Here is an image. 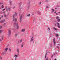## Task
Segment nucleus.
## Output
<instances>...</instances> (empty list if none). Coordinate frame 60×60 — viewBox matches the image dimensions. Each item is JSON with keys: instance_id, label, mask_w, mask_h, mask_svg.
Here are the masks:
<instances>
[{"instance_id": "nucleus-1", "label": "nucleus", "mask_w": 60, "mask_h": 60, "mask_svg": "<svg viewBox=\"0 0 60 60\" xmlns=\"http://www.w3.org/2000/svg\"><path fill=\"white\" fill-rule=\"evenodd\" d=\"M13 20L14 22V26H16L17 29H19V24L18 23L16 22L17 21V18H13Z\"/></svg>"}, {"instance_id": "nucleus-2", "label": "nucleus", "mask_w": 60, "mask_h": 60, "mask_svg": "<svg viewBox=\"0 0 60 60\" xmlns=\"http://www.w3.org/2000/svg\"><path fill=\"white\" fill-rule=\"evenodd\" d=\"M6 11H7V12H8L9 11H10V8H8H8H7V7H6Z\"/></svg>"}, {"instance_id": "nucleus-3", "label": "nucleus", "mask_w": 60, "mask_h": 60, "mask_svg": "<svg viewBox=\"0 0 60 60\" xmlns=\"http://www.w3.org/2000/svg\"><path fill=\"white\" fill-rule=\"evenodd\" d=\"M23 19V18L22 17V15L20 17V23H21L22 21V19Z\"/></svg>"}, {"instance_id": "nucleus-4", "label": "nucleus", "mask_w": 60, "mask_h": 60, "mask_svg": "<svg viewBox=\"0 0 60 60\" xmlns=\"http://www.w3.org/2000/svg\"><path fill=\"white\" fill-rule=\"evenodd\" d=\"M11 31L10 30H8V37H10V35H11Z\"/></svg>"}, {"instance_id": "nucleus-5", "label": "nucleus", "mask_w": 60, "mask_h": 60, "mask_svg": "<svg viewBox=\"0 0 60 60\" xmlns=\"http://www.w3.org/2000/svg\"><path fill=\"white\" fill-rule=\"evenodd\" d=\"M18 57V55H14V57H15V60H17V58H16V57Z\"/></svg>"}, {"instance_id": "nucleus-6", "label": "nucleus", "mask_w": 60, "mask_h": 60, "mask_svg": "<svg viewBox=\"0 0 60 60\" xmlns=\"http://www.w3.org/2000/svg\"><path fill=\"white\" fill-rule=\"evenodd\" d=\"M34 37L33 36L32 37V38H31V40H30V42H32L34 41V39H33V38Z\"/></svg>"}, {"instance_id": "nucleus-7", "label": "nucleus", "mask_w": 60, "mask_h": 60, "mask_svg": "<svg viewBox=\"0 0 60 60\" xmlns=\"http://www.w3.org/2000/svg\"><path fill=\"white\" fill-rule=\"evenodd\" d=\"M53 43H54V45H55L56 44V41L55 40V38H54L53 39Z\"/></svg>"}, {"instance_id": "nucleus-8", "label": "nucleus", "mask_w": 60, "mask_h": 60, "mask_svg": "<svg viewBox=\"0 0 60 60\" xmlns=\"http://www.w3.org/2000/svg\"><path fill=\"white\" fill-rule=\"evenodd\" d=\"M55 35L57 37V39H58V37L59 36V35L57 34H56Z\"/></svg>"}, {"instance_id": "nucleus-9", "label": "nucleus", "mask_w": 60, "mask_h": 60, "mask_svg": "<svg viewBox=\"0 0 60 60\" xmlns=\"http://www.w3.org/2000/svg\"><path fill=\"white\" fill-rule=\"evenodd\" d=\"M22 3V2H21L18 5H19V6L20 7V5H21V4Z\"/></svg>"}, {"instance_id": "nucleus-10", "label": "nucleus", "mask_w": 60, "mask_h": 60, "mask_svg": "<svg viewBox=\"0 0 60 60\" xmlns=\"http://www.w3.org/2000/svg\"><path fill=\"white\" fill-rule=\"evenodd\" d=\"M17 52L18 53H19V49L18 48H17Z\"/></svg>"}, {"instance_id": "nucleus-11", "label": "nucleus", "mask_w": 60, "mask_h": 60, "mask_svg": "<svg viewBox=\"0 0 60 60\" xmlns=\"http://www.w3.org/2000/svg\"><path fill=\"white\" fill-rule=\"evenodd\" d=\"M22 41H23V40H22V39H21L19 41V43H21V42H22Z\"/></svg>"}, {"instance_id": "nucleus-12", "label": "nucleus", "mask_w": 60, "mask_h": 60, "mask_svg": "<svg viewBox=\"0 0 60 60\" xmlns=\"http://www.w3.org/2000/svg\"><path fill=\"white\" fill-rule=\"evenodd\" d=\"M25 31V29H23L22 30V32H24Z\"/></svg>"}, {"instance_id": "nucleus-13", "label": "nucleus", "mask_w": 60, "mask_h": 60, "mask_svg": "<svg viewBox=\"0 0 60 60\" xmlns=\"http://www.w3.org/2000/svg\"><path fill=\"white\" fill-rule=\"evenodd\" d=\"M53 29L54 30H56V31H57V29L55 27H54L53 28Z\"/></svg>"}, {"instance_id": "nucleus-14", "label": "nucleus", "mask_w": 60, "mask_h": 60, "mask_svg": "<svg viewBox=\"0 0 60 60\" xmlns=\"http://www.w3.org/2000/svg\"><path fill=\"white\" fill-rule=\"evenodd\" d=\"M4 21H5V20H2L0 21V22L1 23H3V22H4Z\"/></svg>"}, {"instance_id": "nucleus-15", "label": "nucleus", "mask_w": 60, "mask_h": 60, "mask_svg": "<svg viewBox=\"0 0 60 60\" xmlns=\"http://www.w3.org/2000/svg\"><path fill=\"white\" fill-rule=\"evenodd\" d=\"M9 3L10 4H12V1H9Z\"/></svg>"}, {"instance_id": "nucleus-16", "label": "nucleus", "mask_w": 60, "mask_h": 60, "mask_svg": "<svg viewBox=\"0 0 60 60\" xmlns=\"http://www.w3.org/2000/svg\"><path fill=\"white\" fill-rule=\"evenodd\" d=\"M8 49L7 48L6 49H5V52L6 51H6H7L8 50Z\"/></svg>"}, {"instance_id": "nucleus-17", "label": "nucleus", "mask_w": 60, "mask_h": 60, "mask_svg": "<svg viewBox=\"0 0 60 60\" xmlns=\"http://www.w3.org/2000/svg\"><path fill=\"white\" fill-rule=\"evenodd\" d=\"M38 14H39V15H41V13L39 11H38Z\"/></svg>"}, {"instance_id": "nucleus-18", "label": "nucleus", "mask_w": 60, "mask_h": 60, "mask_svg": "<svg viewBox=\"0 0 60 60\" xmlns=\"http://www.w3.org/2000/svg\"><path fill=\"white\" fill-rule=\"evenodd\" d=\"M18 34H16L15 35V37H17V36H18Z\"/></svg>"}, {"instance_id": "nucleus-19", "label": "nucleus", "mask_w": 60, "mask_h": 60, "mask_svg": "<svg viewBox=\"0 0 60 60\" xmlns=\"http://www.w3.org/2000/svg\"><path fill=\"white\" fill-rule=\"evenodd\" d=\"M47 54L46 53L45 54V58H46V56H47Z\"/></svg>"}, {"instance_id": "nucleus-20", "label": "nucleus", "mask_w": 60, "mask_h": 60, "mask_svg": "<svg viewBox=\"0 0 60 60\" xmlns=\"http://www.w3.org/2000/svg\"><path fill=\"white\" fill-rule=\"evenodd\" d=\"M5 52H3L2 53V54L3 55H5Z\"/></svg>"}, {"instance_id": "nucleus-21", "label": "nucleus", "mask_w": 60, "mask_h": 60, "mask_svg": "<svg viewBox=\"0 0 60 60\" xmlns=\"http://www.w3.org/2000/svg\"><path fill=\"white\" fill-rule=\"evenodd\" d=\"M26 16H27V17H29V16H30V14H29L28 15H27Z\"/></svg>"}, {"instance_id": "nucleus-22", "label": "nucleus", "mask_w": 60, "mask_h": 60, "mask_svg": "<svg viewBox=\"0 0 60 60\" xmlns=\"http://www.w3.org/2000/svg\"><path fill=\"white\" fill-rule=\"evenodd\" d=\"M53 54L55 55V56H56V54H57V53L56 52H55V53H53Z\"/></svg>"}, {"instance_id": "nucleus-23", "label": "nucleus", "mask_w": 60, "mask_h": 60, "mask_svg": "<svg viewBox=\"0 0 60 60\" xmlns=\"http://www.w3.org/2000/svg\"><path fill=\"white\" fill-rule=\"evenodd\" d=\"M57 21L58 22H60V19H57Z\"/></svg>"}, {"instance_id": "nucleus-24", "label": "nucleus", "mask_w": 60, "mask_h": 60, "mask_svg": "<svg viewBox=\"0 0 60 60\" xmlns=\"http://www.w3.org/2000/svg\"><path fill=\"white\" fill-rule=\"evenodd\" d=\"M59 19V17L58 16H57L56 17V19Z\"/></svg>"}, {"instance_id": "nucleus-25", "label": "nucleus", "mask_w": 60, "mask_h": 60, "mask_svg": "<svg viewBox=\"0 0 60 60\" xmlns=\"http://www.w3.org/2000/svg\"><path fill=\"white\" fill-rule=\"evenodd\" d=\"M30 7V5H29L28 6V7H27V9H29Z\"/></svg>"}, {"instance_id": "nucleus-26", "label": "nucleus", "mask_w": 60, "mask_h": 60, "mask_svg": "<svg viewBox=\"0 0 60 60\" xmlns=\"http://www.w3.org/2000/svg\"><path fill=\"white\" fill-rule=\"evenodd\" d=\"M23 46H24V45L22 44L21 45V48H23Z\"/></svg>"}, {"instance_id": "nucleus-27", "label": "nucleus", "mask_w": 60, "mask_h": 60, "mask_svg": "<svg viewBox=\"0 0 60 60\" xmlns=\"http://www.w3.org/2000/svg\"><path fill=\"white\" fill-rule=\"evenodd\" d=\"M41 1L39 2V5H41Z\"/></svg>"}, {"instance_id": "nucleus-28", "label": "nucleus", "mask_w": 60, "mask_h": 60, "mask_svg": "<svg viewBox=\"0 0 60 60\" xmlns=\"http://www.w3.org/2000/svg\"><path fill=\"white\" fill-rule=\"evenodd\" d=\"M52 12H54L55 11V10L53 9H52Z\"/></svg>"}, {"instance_id": "nucleus-29", "label": "nucleus", "mask_w": 60, "mask_h": 60, "mask_svg": "<svg viewBox=\"0 0 60 60\" xmlns=\"http://www.w3.org/2000/svg\"><path fill=\"white\" fill-rule=\"evenodd\" d=\"M30 1H29L27 3V4H30Z\"/></svg>"}, {"instance_id": "nucleus-30", "label": "nucleus", "mask_w": 60, "mask_h": 60, "mask_svg": "<svg viewBox=\"0 0 60 60\" xmlns=\"http://www.w3.org/2000/svg\"><path fill=\"white\" fill-rule=\"evenodd\" d=\"M56 24L57 25H58V26H59V25H60V24L58 23H56Z\"/></svg>"}, {"instance_id": "nucleus-31", "label": "nucleus", "mask_w": 60, "mask_h": 60, "mask_svg": "<svg viewBox=\"0 0 60 60\" xmlns=\"http://www.w3.org/2000/svg\"><path fill=\"white\" fill-rule=\"evenodd\" d=\"M13 18H15L14 17H15V14H14L13 15Z\"/></svg>"}, {"instance_id": "nucleus-32", "label": "nucleus", "mask_w": 60, "mask_h": 60, "mask_svg": "<svg viewBox=\"0 0 60 60\" xmlns=\"http://www.w3.org/2000/svg\"><path fill=\"white\" fill-rule=\"evenodd\" d=\"M45 1L46 2V3H48V0H45Z\"/></svg>"}, {"instance_id": "nucleus-33", "label": "nucleus", "mask_w": 60, "mask_h": 60, "mask_svg": "<svg viewBox=\"0 0 60 60\" xmlns=\"http://www.w3.org/2000/svg\"><path fill=\"white\" fill-rule=\"evenodd\" d=\"M58 27L59 28H60V25H58Z\"/></svg>"}, {"instance_id": "nucleus-34", "label": "nucleus", "mask_w": 60, "mask_h": 60, "mask_svg": "<svg viewBox=\"0 0 60 60\" xmlns=\"http://www.w3.org/2000/svg\"><path fill=\"white\" fill-rule=\"evenodd\" d=\"M19 13H21V10H20L19 11Z\"/></svg>"}, {"instance_id": "nucleus-35", "label": "nucleus", "mask_w": 60, "mask_h": 60, "mask_svg": "<svg viewBox=\"0 0 60 60\" xmlns=\"http://www.w3.org/2000/svg\"><path fill=\"white\" fill-rule=\"evenodd\" d=\"M3 38H4V37H3V36H2L1 37V39H2V40H3Z\"/></svg>"}, {"instance_id": "nucleus-36", "label": "nucleus", "mask_w": 60, "mask_h": 60, "mask_svg": "<svg viewBox=\"0 0 60 60\" xmlns=\"http://www.w3.org/2000/svg\"><path fill=\"white\" fill-rule=\"evenodd\" d=\"M9 51H11V49L10 48L9 49Z\"/></svg>"}, {"instance_id": "nucleus-37", "label": "nucleus", "mask_w": 60, "mask_h": 60, "mask_svg": "<svg viewBox=\"0 0 60 60\" xmlns=\"http://www.w3.org/2000/svg\"><path fill=\"white\" fill-rule=\"evenodd\" d=\"M4 16L5 17H7V16L5 15H4Z\"/></svg>"}, {"instance_id": "nucleus-38", "label": "nucleus", "mask_w": 60, "mask_h": 60, "mask_svg": "<svg viewBox=\"0 0 60 60\" xmlns=\"http://www.w3.org/2000/svg\"><path fill=\"white\" fill-rule=\"evenodd\" d=\"M46 8H49V7L47 6H46Z\"/></svg>"}, {"instance_id": "nucleus-39", "label": "nucleus", "mask_w": 60, "mask_h": 60, "mask_svg": "<svg viewBox=\"0 0 60 60\" xmlns=\"http://www.w3.org/2000/svg\"><path fill=\"white\" fill-rule=\"evenodd\" d=\"M2 26H1L0 27V29H2Z\"/></svg>"}, {"instance_id": "nucleus-40", "label": "nucleus", "mask_w": 60, "mask_h": 60, "mask_svg": "<svg viewBox=\"0 0 60 60\" xmlns=\"http://www.w3.org/2000/svg\"><path fill=\"white\" fill-rule=\"evenodd\" d=\"M1 4H3V3H1H1L0 2V5H1Z\"/></svg>"}, {"instance_id": "nucleus-41", "label": "nucleus", "mask_w": 60, "mask_h": 60, "mask_svg": "<svg viewBox=\"0 0 60 60\" xmlns=\"http://www.w3.org/2000/svg\"><path fill=\"white\" fill-rule=\"evenodd\" d=\"M21 16H22V17H23V16H24V15H23V14H22L21 15Z\"/></svg>"}, {"instance_id": "nucleus-42", "label": "nucleus", "mask_w": 60, "mask_h": 60, "mask_svg": "<svg viewBox=\"0 0 60 60\" xmlns=\"http://www.w3.org/2000/svg\"><path fill=\"white\" fill-rule=\"evenodd\" d=\"M15 15H16V16H17V13H16V12H15Z\"/></svg>"}, {"instance_id": "nucleus-43", "label": "nucleus", "mask_w": 60, "mask_h": 60, "mask_svg": "<svg viewBox=\"0 0 60 60\" xmlns=\"http://www.w3.org/2000/svg\"><path fill=\"white\" fill-rule=\"evenodd\" d=\"M4 8V6H3V5H2V6H1V8Z\"/></svg>"}, {"instance_id": "nucleus-44", "label": "nucleus", "mask_w": 60, "mask_h": 60, "mask_svg": "<svg viewBox=\"0 0 60 60\" xmlns=\"http://www.w3.org/2000/svg\"><path fill=\"white\" fill-rule=\"evenodd\" d=\"M50 47H51L52 46V44H51V43L50 44Z\"/></svg>"}, {"instance_id": "nucleus-45", "label": "nucleus", "mask_w": 60, "mask_h": 60, "mask_svg": "<svg viewBox=\"0 0 60 60\" xmlns=\"http://www.w3.org/2000/svg\"><path fill=\"white\" fill-rule=\"evenodd\" d=\"M4 10H5V9H3L2 11H4Z\"/></svg>"}, {"instance_id": "nucleus-46", "label": "nucleus", "mask_w": 60, "mask_h": 60, "mask_svg": "<svg viewBox=\"0 0 60 60\" xmlns=\"http://www.w3.org/2000/svg\"><path fill=\"white\" fill-rule=\"evenodd\" d=\"M60 13V12H58V13H56V15H57V14H58V13Z\"/></svg>"}, {"instance_id": "nucleus-47", "label": "nucleus", "mask_w": 60, "mask_h": 60, "mask_svg": "<svg viewBox=\"0 0 60 60\" xmlns=\"http://www.w3.org/2000/svg\"><path fill=\"white\" fill-rule=\"evenodd\" d=\"M2 59V58L0 56V59Z\"/></svg>"}, {"instance_id": "nucleus-48", "label": "nucleus", "mask_w": 60, "mask_h": 60, "mask_svg": "<svg viewBox=\"0 0 60 60\" xmlns=\"http://www.w3.org/2000/svg\"><path fill=\"white\" fill-rule=\"evenodd\" d=\"M48 29H49V30H50V29H49V27H48Z\"/></svg>"}, {"instance_id": "nucleus-49", "label": "nucleus", "mask_w": 60, "mask_h": 60, "mask_svg": "<svg viewBox=\"0 0 60 60\" xmlns=\"http://www.w3.org/2000/svg\"><path fill=\"white\" fill-rule=\"evenodd\" d=\"M15 6L13 8V9H14V8H15Z\"/></svg>"}, {"instance_id": "nucleus-50", "label": "nucleus", "mask_w": 60, "mask_h": 60, "mask_svg": "<svg viewBox=\"0 0 60 60\" xmlns=\"http://www.w3.org/2000/svg\"><path fill=\"white\" fill-rule=\"evenodd\" d=\"M2 32V30H0V33H1Z\"/></svg>"}, {"instance_id": "nucleus-51", "label": "nucleus", "mask_w": 60, "mask_h": 60, "mask_svg": "<svg viewBox=\"0 0 60 60\" xmlns=\"http://www.w3.org/2000/svg\"><path fill=\"white\" fill-rule=\"evenodd\" d=\"M5 12V11H3V13H4Z\"/></svg>"}, {"instance_id": "nucleus-52", "label": "nucleus", "mask_w": 60, "mask_h": 60, "mask_svg": "<svg viewBox=\"0 0 60 60\" xmlns=\"http://www.w3.org/2000/svg\"><path fill=\"white\" fill-rule=\"evenodd\" d=\"M1 18H3V15H2Z\"/></svg>"}, {"instance_id": "nucleus-53", "label": "nucleus", "mask_w": 60, "mask_h": 60, "mask_svg": "<svg viewBox=\"0 0 60 60\" xmlns=\"http://www.w3.org/2000/svg\"><path fill=\"white\" fill-rule=\"evenodd\" d=\"M57 48H59V47L58 46H57Z\"/></svg>"}, {"instance_id": "nucleus-54", "label": "nucleus", "mask_w": 60, "mask_h": 60, "mask_svg": "<svg viewBox=\"0 0 60 60\" xmlns=\"http://www.w3.org/2000/svg\"><path fill=\"white\" fill-rule=\"evenodd\" d=\"M4 25H5V23H4Z\"/></svg>"}, {"instance_id": "nucleus-55", "label": "nucleus", "mask_w": 60, "mask_h": 60, "mask_svg": "<svg viewBox=\"0 0 60 60\" xmlns=\"http://www.w3.org/2000/svg\"><path fill=\"white\" fill-rule=\"evenodd\" d=\"M54 60H56V59H55Z\"/></svg>"}, {"instance_id": "nucleus-56", "label": "nucleus", "mask_w": 60, "mask_h": 60, "mask_svg": "<svg viewBox=\"0 0 60 60\" xmlns=\"http://www.w3.org/2000/svg\"><path fill=\"white\" fill-rule=\"evenodd\" d=\"M51 57L52 58L53 57V56H51Z\"/></svg>"}, {"instance_id": "nucleus-57", "label": "nucleus", "mask_w": 60, "mask_h": 60, "mask_svg": "<svg viewBox=\"0 0 60 60\" xmlns=\"http://www.w3.org/2000/svg\"><path fill=\"white\" fill-rule=\"evenodd\" d=\"M56 12H54V13H56Z\"/></svg>"}, {"instance_id": "nucleus-58", "label": "nucleus", "mask_w": 60, "mask_h": 60, "mask_svg": "<svg viewBox=\"0 0 60 60\" xmlns=\"http://www.w3.org/2000/svg\"><path fill=\"white\" fill-rule=\"evenodd\" d=\"M0 41H1V40H0V43L1 42Z\"/></svg>"}, {"instance_id": "nucleus-59", "label": "nucleus", "mask_w": 60, "mask_h": 60, "mask_svg": "<svg viewBox=\"0 0 60 60\" xmlns=\"http://www.w3.org/2000/svg\"><path fill=\"white\" fill-rule=\"evenodd\" d=\"M1 19V18L0 17V20Z\"/></svg>"}, {"instance_id": "nucleus-60", "label": "nucleus", "mask_w": 60, "mask_h": 60, "mask_svg": "<svg viewBox=\"0 0 60 60\" xmlns=\"http://www.w3.org/2000/svg\"><path fill=\"white\" fill-rule=\"evenodd\" d=\"M56 24H55V26H56Z\"/></svg>"}, {"instance_id": "nucleus-61", "label": "nucleus", "mask_w": 60, "mask_h": 60, "mask_svg": "<svg viewBox=\"0 0 60 60\" xmlns=\"http://www.w3.org/2000/svg\"><path fill=\"white\" fill-rule=\"evenodd\" d=\"M3 40H2H2H1V41H2Z\"/></svg>"}, {"instance_id": "nucleus-62", "label": "nucleus", "mask_w": 60, "mask_h": 60, "mask_svg": "<svg viewBox=\"0 0 60 60\" xmlns=\"http://www.w3.org/2000/svg\"><path fill=\"white\" fill-rule=\"evenodd\" d=\"M12 30H13V29H12Z\"/></svg>"}, {"instance_id": "nucleus-63", "label": "nucleus", "mask_w": 60, "mask_h": 60, "mask_svg": "<svg viewBox=\"0 0 60 60\" xmlns=\"http://www.w3.org/2000/svg\"><path fill=\"white\" fill-rule=\"evenodd\" d=\"M59 40H60V38H59Z\"/></svg>"}, {"instance_id": "nucleus-64", "label": "nucleus", "mask_w": 60, "mask_h": 60, "mask_svg": "<svg viewBox=\"0 0 60 60\" xmlns=\"http://www.w3.org/2000/svg\"><path fill=\"white\" fill-rule=\"evenodd\" d=\"M33 43H34V41H33Z\"/></svg>"}]
</instances>
